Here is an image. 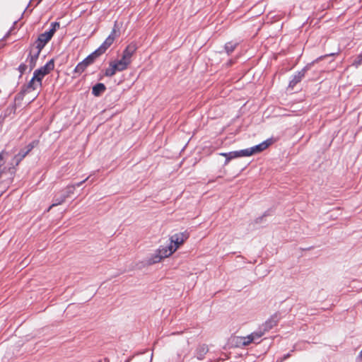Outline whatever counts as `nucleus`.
Instances as JSON below:
<instances>
[{
  "mask_svg": "<svg viewBox=\"0 0 362 362\" xmlns=\"http://www.w3.org/2000/svg\"><path fill=\"white\" fill-rule=\"evenodd\" d=\"M54 68V62L53 59H50L43 66L36 69L32 78L28 84L29 90H37L42 86V78L50 73Z\"/></svg>",
  "mask_w": 362,
  "mask_h": 362,
  "instance_id": "f257e3e1",
  "label": "nucleus"
},
{
  "mask_svg": "<svg viewBox=\"0 0 362 362\" xmlns=\"http://www.w3.org/2000/svg\"><path fill=\"white\" fill-rule=\"evenodd\" d=\"M173 249V247L170 246V244L167 245H160L154 253L148 258V263L150 264L158 263L163 259L169 257L175 252Z\"/></svg>",
  "mask_w": 362,
  "mask_h": 362,
  "instance_id": "f03ea898",
  "label": "nucleus"
},
{
  "mask_svg": "<svg viewBox=\"0 0 362 362\" xmlns=\"http://www.w3.org/2000/svg\"><path fill=\"white\" fill-rule=\"evenodd\" d=\"M131 63L122 57L120 59L110 62L109 67L105 69V75L111 77L117 71H122L128 68Z\"/></svg>",
  "mask_w": 362,
  "mask_h": 362,
  "instance_id": "7ed1b4c3",
  "label": "nucleus"
},
{
  "mask_svg": "<svg viewBox=\"0 0 362 362\" xmlns=\"http://www.w3.org/2000/svg\"><path fill=\"white\" fill-rule=\"evenodd\" d=\"M188 232H180L172 235L170 240V245L173 247V251L175 252L189 238Z\"/></svg>",
  "mask_w": 362,
  "mask_h": 362,
  "instance_id": "20e7f679",
  "label": "nucleus"
},
{
  "mask_svg": "<svg viewBox=\"0 0 362 362\" xmlns=\"http://www.w3.org/2000/svg\"><path fill=\"white\" fill-rule=\"evenodd\" d=\"M117 37L116 34V30L114 28L112 29L111 33L109 35V36L105 39V40L102 43V45L96 49L95 50L93 54L95 55V57L97 58L103 53L105 52V51L113 44L115 38Z\"/></svg>",
  "mask_w": 362,
  "mask_h": 362,
  "instance_id": "39448f33",
  "label": "nucleus"
},
{
  "mask_svg": "<svg viewBox=\"0 0 362 362\" xmlns=\"http://www.w3.org/2000/svg\"><path fill=\"white\" fill-rule=\"evenodd\" d=\"M272 143L271 139H267L262 143L252 146L248 148L243 149L245 157L251 156L252 155L259 153L267 149Z\"/></svg>",
  "mask_w": 362,
  "mask_h": 362,
  "instance_id": "423d86ee",
  "label": "nucleus"
},
{
  "mask_svg": "<svg viewBox=\"0 0 362 362\" xmlns=\"http://www.w3.org/2000/svg\"><path fill=\"white\" fill-rule=\"evenodd\" d=\"M96 57L95 55L91 53L89 54L87 57H86L82 62H79L76 66L74 69V73L77 74L78 75L81 74L86 68L92 64L94 61L95 60Z\"/></svg>",
  "mask_w": 362,
  "mask_h": 362,
  "instance_id": "0eeeda50",
  "label": "nucleus"
},
{
  "mask_svg": "<svg viewBox=\"0 0 362 362\" xmlns=\"http://www.w3.org/2000/svg\"><path fill=\"white\" fill-rule=\"evenodd\" d=\"M54 33L55 28H52L48 31L41 34L38 37L37 41L36 42V45L42 49L47 42L52 37Z\"/></svg>",
  "mask_w": 362,
  "mask_h": 362,
  "instance_id": "6e6552de",
  "label": "nucleus"
},
{
  "mask_svg": "<svg viewBox=\"0 0 362 362\" xmlns=\"http://www.w3.org/2000/svg\"><path fill=\"white\" fill-rule=\"evenodd\" d=\"M42 49L37 47V45L33 46L31 47L30 54L27 59V61L29 63L30 69H33L35 66L37 60L39 57V55Z\"/></svg>",
  "mask_w": 362,
  "mask_h": 362,
  "instance_id": "1a4fd4ad",
  "label": "nucleus"
},
{
  "mask_svg": "<svg viewBox=\"0 0 362 362\" xmlns=\"http://www.w3.org/2000/svg\"><path fill=\"white\" fill-rule=\"evenodd\" d=\"M75 190V186H68L59 197L55 199L54 202L51 206H57L64 203L66 198L70 197L71 194H74Z\"/></svg>",
  "mask_w": 362,
  "mask_h": 362,
  "instance_id": "9d476101",
  "label": "nucleus"
},
{
  "mask_svg": "<svg viewBox=\"0 0 362 362\" xmlns=\"http://www.w3.org/2000/svg\"><path fill=\"white\" fill-rule=\"evenodd\" d=\"M219 155L226 158L225 165H227L232 159L245 157L243 149L228 153H220Z\"/></svg>",
  "mask_w": 362,
  "mask_h": 362,
  "instance_id": "9b49d317",
  "label": "nucleus"
},
{
  "mask_svg": "<svg viewBox=\"0 0 362 362\" xmlns=\"http://www.w3.org/2000/svg\"><path fill=\"white\" fill-rule=\"evenodd\" d=\"M136 47L134 44L129 45L123 51L122 57H123L124 59H125L131 63L132 57L134 52H136Z\"/></svg>",
  "mask_w": 362,
  "mask_h": 362,
  "instance_id": "f8f14e48",
  "label": "nucleus"
},
{
  "mask_svg": "<svg viewBox=\"0 0 362 362\" xmlns=\"http://www.w3.org/2000/svg\"><path fill=\"white\" fill-rule=\"evenodd\" d=\"M105 90V86L103 83H99L95 85L92 88V93L95 96H99Z\"/></svg>",
  "mask_w": 362,
  "mask_h": 362,
  "instance_id": "ddd939ff",
  "label": "nucleus"
},
{
  "mask_svg": "<svg viewBox=\"0 0 362 362\" xmlns=\"http://www.w3.org/2000/svg\"><path fill=\"white\" fill-rule=\"evenodd\" d=\"M277 324V320L275 317H271L264 323V331L266 332L270 329H272L273 327H274Z\"/></svg>",
  "mask_w": 362,
  "mask_h": 362,
  "instance_id": "4468645a",
  "label": "nucleus"
},
{
  "mask_svg": "<svg viewBox=\"0 0 362 362\" xmlns=\"http://www.w3.org/2000/svg\"><path fill=\"white\" fill-rule=\"evenodd\" d=\"M264 332H265L264 331H261V330L256 331V332H254L251 333L250 334H249L248 337L251 339L252 342H253L254 341L262 337L264 335Z\"/></svg>",
  "mask_w": 362,
  "mask_h": 362,
  "instance_id": "2eb2a0df",
  "label": "nucleus"
},
{
  "mask_svg": "<svg viewBox=\"0 0 362 362\" xmlns=\"http://www.w3.org/2000/svg\"><path fill=\"white\" fill-rule=\"evenodd\" d=\"M304 76V72H299L297 75H295L292 81L290 82V86H294L298 83Z\"/></svg>",
  "mask_w": 362,
  "mask_h": 362,
  "instance_id": "dca6fc26",
  "label": "nucleus"
},
{
  "mask_svg": "<svg viewBox=\"0 0 362 362\" xmlns=\"http://www.w3.org/2000/svg\"><path fill=\"white\" fill-rule=\"evenodd\" d=\"M238 340H240V343L242 344V346H245L249 345L250 343H252L251 339L247 336L246 337H238Z\"/></svg>",
  "mask_w": 362,
  "mask_h": 362,
  "instance_id": "f3484780",
  "label": "nucleus"
},
{
  "mask_svg": "<svg viewBox=\"0 0 362 362\" xmlns=\"http://www.w3.org/2000/svg\"><path fill=\"white\" fill-rule=\"evenodd\" d=\"M31 148L32 147L29 148L27 151L21 152L15 156V159L16 160L17 163H18V162H20L27 155V153L31 150Z\"/></svg>",
  "mask_w": 362,
  "mask_h": 362,
  "instance_id": "a211bd4d",
  "label": "nucleus"
},
{
  "mask_svg": "<svg viewBox=\"0 0 362 362\" xmlns=\"http://www.w3.org/2000/svg\"><path fill=\"white\" fill-rule=\"evenodd\" d=\"M362 62V55H358L357 58L353 62L352 65L358 67Z\"/></svg>",
  "mask_w": 362,
  "mask_h": 362,
  "instance_id": "6ab92c4d",
  "label": "nucleus"
},
{
  "mask_svg": "<svg viewBox=\"0 0 362 362\" xmlns=\"http://www.w3.org/2000/svg\"><path fill=\"white\" fill-rule=\"evenodd\" d=\"M235 47V45H233V44H232V43H230V42L227 43V44L226 45V52H227L228 54H229V53H230V52H232L234 50Z\"/></svg>",
  "mask_w": 362,
  "mask_h": 362,
  "instance_id": "aec40b11",
  "label": "nucleus"
},
{
  "mask_svg": "<svg viewBox=\"0 0 362 362\" xmlns=\"http://www.w3.org/2000/svg\"><path fill=\"white\" fill-rule=\"evenodd\" d=\"M238 337H234L232 338L231 341H232V343L235 346H242V344L240 343V340H238Z\"/></svg>",
  "mask_w": 362,
  "mask_h": 362,
  "instance_id": "412c9836",
  "label": "nucleus"
},
{
  "mask_svg": "<svg viewBox=\"0 0 362 362\" xmlns=\"http://www.w3.org/2000/svg\"><path fill=\"white\" fill-rule=\"evenodd\" d=\"M59 24L58 23H53L52 24V28H54L55 30L57 29V28H59Z\"/></svg>",
  "mask_w": 362,
  "mask_h": 362,
  "instance_id": "4be33fe9",
  "label": "nucleus"
},
{
  "mask_svg": "<svg viewBox=\"0 0 362 362\" xmlns=\"http://www.w3.org/2000/svg\"><path fill=\"white\" fill-rule=\"evenodd\" d=\"M86 180H83V181H82V182H80L79 183H78V184L76 185V186H77V187H79V186H80L81 185H82V183H83Z\"/></svg>",
  "mask_w": 362,
  "mask_h": 362,
  "instance_id": "5701e85b",
  "label": "nucleus"
},
{
  "mask_svg": "<svg viewBox=\"0 0 362 362\" xmlns=\"http://www.w3.org/2000/svg\"><path fill=\"white\" fill-rule=\"evenodd\" d=\"M20 69L24 70L25 69V65H21L19 66Z\"/></svg>",
  "mask_w": 362,
  "mask_h": 362,
  "instance_id": "b1692460",
  "label": "nucleus"
},
{
  "mask_svg": "<svg viewBox=\"0 0 362 362\" xmlns=\"http://www.w3.org/2000/svg\"><path fill=\"white\" fill-rule=\"evenodd\" d=\"M360 355L362 356V349L361 351L360 352Z\"/></svg>",
  "mask_w": 362,
  "mask_h": 362,
  "instance_id": "393cba45",
  "label": "nucleus"
}]
</instances>
